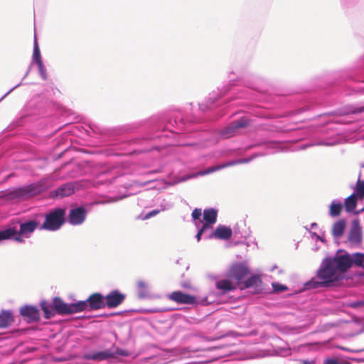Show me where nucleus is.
<instances>
[{
  "instance_id": "20e7f679",
  "label": "nucleus",
  "mask_w": 364,
  "mask_h": 364,
  "mask_svg": "<svg viewBox=\"0 0 364 364\" xmlns=\"http://www.w3.org/2000/svg\"><path fill=\"white\" fill-rule=\"evenodd\" d=\"M250 271L248 267L242 262L232 264L227 273V277L232 280H235L236 284L240 286L242 279L246 277Z\"/></svg>"
},
{
  "instance_id": "c85d7f7f",
  "label": "nucleus",
  "mask_w": 364,
  "mask_h": 364,
  "mask_svg": "<svg viewBox=\"0 0 364 364\" xmlns=\"http://www.w3.org/2000/svg\"><path fill=\"white\" fill-rule=\"evenodd\" d=\"M343 206L341 203H336L333 201L330 205L329 214L332 217L338 216L342 210Z\"/></svg>"
},
{
  "instance_id": "aec40b11",
  "label": "nucleus",
  "mask_w": 364,
  "mask_h": 364,
  "mask_svg": "<svg viewBox=\"0 0 364 364\" xmlns=\"http://www.w3.org/2000/svg\"><path fill=\"white\" fill-rule=\"evenodd\" d=\"M218 212L214 208L205 209L203 211V219L205 224L213 225L216 223Z\"/></svg>"
},
{
  "instance_id": "ea45409f",
  "label": "nucleus",
  "mask_w": 364,
  "mask_h": 364,
  "mask_svg": "<svg viewBox=\"0 0 364 364\" xmlns=\"http://www.w3.org/2000/svg\"><path fill=\"white\" fill-rule=\"evenodd\" d=\"M183 287H186V288L189 287V286H188V285H185V284H184V285H183Z\"/></svg>"
},
{
  "instance_id": "f8f14e48",
  "label": "nucleus",
  "mask_w": 364,
  "mask_h": 364,
  "mask_svg": "<svg viewBox=\"0 0 364 364\" xmlns=\"http://www.w3.org/2000/svg\"><path fill=\"white\" fill-rule=\"evenodd\" d=\"M348 240L354 245H359L361 242L362 232L358 221H353L349 233Z\"/></svg>"
},
{
  "instance_id": "7ed1b4c3",
  "label": "nucleus",
  "mask_w": 364,
  "mask_h": 364,
  "mask_svg": "<svg viewBox=\"0 0 364 364\" xmlns=\"http://www.w3.org/2000/svg\"><path fill=\"white\" fill-rule=\"evenodd\" d=\"M65 210L56 208L46 215L45 221L39 227V230L55 231L60 228L65 223Z\"/></svg>"
},
{
  "instance_id": "58836bf2",
  "label": "nucleus",
  "mask_w": 364,
  "mask_h": 364,
  "mask_svg": "<svg viewBox=\"0 0 364 364\" xmlns=\"http://www.w3.org/2000/svg\"><path fill=\"white\" fill-rule=\"evenodd\" d=\"M363 211H364V208H362L360 210L356 211L355 213L358 215V214H359L360 213H362V212H363Z\"/></svg>"
},
{
  "instance_id": "e433bc0d",
  "label": "nucleus",
  "mask_w": 364,
  "mask_h": 364,
  "mask_svg": "<svg viewBox=\"0 0 364 364\" xmlns=\"http://www.w3.org/2000/svg\"><path fill=\"white\" fill-rule=\"evenodd\" d=\"M361 306H364V301L353 302L350 304V306L353 308H358Z\"/></svg>"
},
{
  "instance_id": "9b49d317",
  "label": "nucleus",
  "mask_w": 364,
  "mask_h": 364,
  "mask_svg": "<svg viewBox=\"0 0 364 364\" xmlns=\"http://www.w3.org/2000/svg\"><path fill=\"white\" fill-rule=\"evenodd\" d=\"M240 289L248 288H255V292H259L262 289V282L259 276L253 275L248 278L245 282H242L239 286Z\"/></svg>"
},
{
  "instance_id": "c9c22d12",
  "label": "nucleus",
  "mask_w": 364,
  "mask_h": 364,
  "mask_svg": "<svg viewBox=\"0 0 364 364\" xmlns=\"http://www.w3.org/2000/svg\"><path fill=\"white\" fill-rule=\"evenodd\" d=\"M323 364H340L338 360L335 358H327L324 360Z\"/></svg>"
},
{
  "instance_id": "412c9836",
  "label": "nucleus",
  "mask_w": 364,
  "mask_h": 364,
  "mask_svg": "<svg viewBox=\"0 0 364 364\" xmlns=\"http://www.w3.org/2000/svg\"><path fill=\"white\" fill-rule=\"evenodd\" d=\"M236 164H237L236 162L232 161V162L223 164L222 165H217V166H210L208 168L205 169V171L198 172V173L196 174V176L208 175V174H210V173H213L214 171H219V170H220L222 168L228 167L230 166L235 165Z\"/></svg>"
},
{
  "instance_id": "ddd939ff",
  "label": "nucleus",
  "mask_w": 364,
  "mask_h": 364,
  "mask_svg": "<svg viewBox=\"0 0 364 364\" xmlns=\"http://www.w3.org/2000/svg\"><path fill=\"white\" fill-rule=\"evenodd\" d=\"M23 317L27 318L31 321H37L40 318L38 309L33 306H24L20 310Z\"/></svg>"
},
{
  "instance_id": "39448f33",
  "label": "nucleus",
  "mask_w": 364,
  "mask_h": 364,
  "mask_svg": "<svg viewBox=\"0 0 364 364\" xmlns=\"http://www.w3.org/2000/svg\"><path fill=\"white\" fill-rule=\"evenodd\" d=\"M41 225L36 220H28L20 224V228L16 230V237L14 241L18 243L25 242L24 238H29L31 235L37 229H39Z\"/></svg>"
},
{
  "instance_id": "b1692460",
  "label": "nucleus",
  "mask_w": 364,
  "mask_h": 364,
  "mask_svg": "<svg viewBox=\"0 0 364 364\" xmlns=\"http://www.w3.org/2000/svg\"><path fill=\"white\" fill-rule=\"evenodd\" d=\"M346 228V223L343 220H341L333 224L332 233L333 236L339 237L343 235Z\"/></svg>"
},
{
  "instance_id": "2f4dec72",
  "label": "nucleus",
  "mask_w": 364,
  "mask_h": 364,
  "mask_svg": "<svg viewBox=\"0 0 364 364\" xmlns=\"http://www.w3.org/2000/svg\"><path fill=\"white\" fill-rule=\"evenodd\" d=\"M272 287L274 291L279 292L286 291L287 289L286 286L279 284H273Z\"/></svg>"
},
{
  "instance_id": "f03ea898",
  "label": "nucleus",
  "mask_w": 364,
  "mask_h": 364,
  "mask_svg": "<svg viewBox=\"0 0 364 364\" xmlns=\"http://www.w3.org/2000/svg\"><path fill=\"white\" fill-rule=\"evenodd\" d=\"M48 188L46 181H40L36 183L14 188L9 191L6 196L10 200H26L40 194Z\"/></svg>"
},
{
  "instance_id": "1a4fd4ad",
  "label": "nucleus",
  "mask_w": 364,
  "mask_h": 364,
  "mask_svg": "<svg viewBox=\"0 0 364 364\" xmlns=\"http://www.w3.org/2000/svg\"><path fill=\"white\" fill-rule=\"evenodd\" d=\"M86 218V210L82 207H79L70 210L68 215V220L70 224L73 225L82 224Z\"/></svg>"
},
{
  "instance_id": "f3484780",
  "label": "nucleus",
  "mask_w": 364,
  "mask_h": 364,
  "mask_svg": "<svg viewBox=\"0 0 364 364\" xmlns=\"http://www.w3.org/2000/svg\"><path fill=\"white\" fill-rule=\"evenodd\" d=\"M216 288L221 290L223 293L235 290L236 285L232 282L231 279H225L219 280L215 284Z\"/></svg>"
},
{
  "instance_id": "a878e982",
  "label": "nucleus",
  "mask_w": 364,
  "mask_h": 364,
  "mask_svg": "<svg viewBox=\"0 0 364 364\" xmlns=\"http://www.w3.org/2000/svg\"><path fill=\"white\" fill-rule=\"evenodd\" d=\"M139 297L146 298L148 296V284L144 280H139L136 282Z\"/></svg>"
},
{
  "instance_id": "4c0bfd02",
  "label": "nucleus",
  "mask_w": 364,
  "mask_h": 364,
  "mask_svg": "<svg viewBox=\"0 0 364 364\" xmlns=\"http://www.w3.org/2000/svg\"><path fill=\"white\" fill-rule=\"evenodd\" d=\"M364 112V106L355 109L353 113H361Z\"/></svg>"
},
{
  "instance_id": "9d476101",
  "label": "nucleus",
  "mask_w": 364,
  "mask_h": 364,
  "mask_svg": "<svg viewBox=\"0 0 364 364\" xmlns=\"http://www.w3.org/2000/svg\"><path fill=\"white\" fill-rule=\"evenodd\" d=\"M89 311L97 310L105 307V297L100 293H94L86 300Z\"/></svg>"
},
{
  "instance_id": "cd10ccee",
  "label": "nucleus",
  "mask_w": 364,
  "mask_h": 364,
  "mask_svg": "<svg viewBox=\"0 0 364 364\" xmlns=\"http://www.w3.org/2000/svg\"><path fill=\"white\" fill-rule=\"evenodd\" d=\"M41 306L45 314V317L46 318H50L54 316V305L52 306L47 303L46 301H42L41 304Z\"/></svg>"
},
{
  "instance_id": "6ab92c4d",
  "label": "nucleus",
  "mask_w": 364,
  "mask_h": 364,
  "mask_svg": "<svg viewBox=\"0 0 364 364\" xmlns=\"http://www.w3.org/2000/svg\"><path fill=\"white\" fill-rule=\"evenodd\" d=\"M14 322L12 314L9 311H2L0 313V328H7Z\"/></svg>"
},
{
  "instance_id": "c756f323",
  "label": "nucleus",
  "mask_w": 364,
  "mask_h": 364,
  "mask_svg": "<svg viewBox=\"0 0 364 364\" xmlns=\"http://www.w3.org/2000/svg\"><path fill=\"white\" fill-rule=\"evenodd\" d=\"M352 264H355L358 267H361L364 269V254L356 253L353 255V259L351 258Z\"/></svg>"
},
{
  "instance_id": "7c9ffc66",
  "label": "nucleus",
  "mask_w": 364,
  "mask_h": 364,
  "mask_svg": "<svg viewBox=\"0 0 364 364\" xmlns=\"http://www.w3.org/2000/svg\"><path fill=\"white\" fill-rule=\"evenodd\" d=\"M355 191L357 197L360 199L364 198V181L358 179L356 183Z\"/></svg>"
},
{
  "instance_id": "423d86ee",
  "label": "nucleus",
  "mask_w": 364,
  "mask_h": 364,
  "mask_svg": "<svg viewBox=\"0 0 364 364\" xmlns=\"http://www.w3.org/2000/svg\"><path fill=\"white\" fill-rule=\"evenodd\" d=\"M249 125V120L241 118L238 120L232 122L222 131V134L225 137H230L235 135L239 129L247 127Z\"/></svg>"
},
{
  "instance_id": "bb28decb",
  "label": "nucleus",
  "mask_w": 364,
  "mask_h": 364,
  "mask_svg": "<svg viewBox=\"0 0 364 364\" xmlns=\"http://www.w3.org/2000/svg\"><path fill=\"white\" fill-rule=\"evenodd\" d=\"M33 60L38 64L39 69L41 70L43 68V61L41 57V52L38 47V44L37 41H34V48H33Z\"/></svg>"
},
{
  "instance_id": "473e14b6",
  "label": "nucleus",
  "mask_w": 364,
  "mask_h": 364,
  "mask_svg": "<svg viewBox=\"0 0 364 364\" xmlns=\"http://www.w3.org/2000/svg\"><path fill=\"white\" fill-rule=\"evenodd\" d=\"M192 218L193 220H198L201 216V209L195 208L192 212Z\"/></svg>"
},
{
  "instance_id": "a211bd4d",
  "label": "nucleus",
  "mask_w": 364,
  "mask_h": 364,
  "mask_svg": "<svg viewBox=\"0 0 364 364\" xmlns=\"http://www.w3.org/2000/svg\"><path fill=\"white\" fill-rule=\"evenodd\" d=\"M113 357V353L110 350H104L95 353H90L83 355L86 360H103Z\"/></svg>"
},
{
  "instance_id": "2eb2a0df",
  "label": "nucleus",
  "mask_w": 364,
  "mask_h": 364,
  "mask_svg": "<svg viewBox=\"0 0 364 364\" xmlns=\"http://www.w3.org/2000/svg\"><path fill=\"white\" fill-rule=\"evenodd\" d=\"M73 193L74 186L72 183H68L56 189L52 193V196L56 198H64L72 195Z\"/></svg>"
},
{
  "instance_id": "0eeeda50",
  "label": "nucleus",
  "mask_w": 364,
  "mask_h": 364,
  "mask_svg": "<svg viewBox=\"0 0 364 364\" xmlns=\"http://www.w3.org/2000/svg\"><path fill=\"white\" fill-rule=\"evenodd\" d=\"M125 299V295L119 290H114L109 292L105 297V306L115 308L119 306Z\"/></svg>"
},
{
  "instance_id": "6e6552de",
  "label": "nucleus",
  "mask_w": 364,
  "mask_h": 364,
  "mask_svg": "<svg viewBox=\"0 0 364 364\" xmlns=\"http://www.w3.org/2000/svg\"><path fill=\"white\" fill-rule=\"evenodd\" d=\"M168 299L176 303L182 304H193L196 301L194 296L183 293L180 291H173L168 295Z\"/></svg>"
},
{
  "instance_id": "5701e85b",
  "label": "nucleus",
  "mask_w": 364,
  "mask_h": 364,
  "mask_svg": "<svg viewBox=\"0 0 364 364\" xmlns=\"http://www.w3.org/2000/svg\"><path fill=\"white\" fill-rule=\"evenodd\" d=\"M88 310L86 301H80L76 303L70 304V314Z\"/></svg>"
},
{
  "instance_id": "f704fd0d",
  "label": "nucleus",
  "mask_w": 364,
  "mask_h": 364,
  "mask_svg": "<svg viewBox=\"0 0 364 364\" xmlns=\"http://www.w3.org/2000/svg\"><path fill=\"white\" fill-rule=\"evenodd\" d=\"M159 213V210H154L152 211H150L149 213H148L144 217V220H146V219H149L151 217H153V216H155L158 213Z\"/></svg>"
},
{
  "instance_id": "4468645a",
  "label": "nucleus",
  "mask_w": 364,
  "mask_h": 364,
  "mask_svg": "<svg viewBox=\"0 0 364 364\" xmlns=\"http://www.w3.org/2000/svg\"><path fill=\"white\" fill-rule=\"evenodd\" d=\"M232 235V229L230 227L219 225L211 236L219 240H229Z\"/></svg>"
},
{
  "instance_id": "dca6fc26",
  "label": "nucleus",
  "mask_w": 364,
  "mask_h": 364,
  "mask_svg": "<svg viewBox=\"0 0 364 364\" xmlns=\"http://www.w3.org/2000/svg\"><path fill=\"white\" fill-rule=\"evenodd\" d=\"M53 305L58 314H70V304L65 303L61 299L55 298Z\"/></svg>"
},
{
  "instance_id": "4be33fe9",
  "label": "nucleus",
  "mask_w": 364,
  "mask_h": 364,
  "mask_svg": "<svg viewBox=\"0 0 364 364\" xmlns=\"http://www.w3.org/2000/svg\"><path fill=\"white\" fill-rule=\"evenodd\" d=\"M16 228L15 227L9 228L0 231V241L5 240H13L16 237Z\"/></svg>"
},
{
  "instance_id": "72a5a7b5",
  "label": "nucleus",
  "mask_w": 364,
  "mask_h": 364,
  "mask_svg": "<svg viewBox=\"0 0 364 364\" xmlns=\"http://www.w3.org/2000/svg\"><path fill=\"white\" fill-rule=\"evenodd\" d=\"M210 227V225H208V224H203L201 229L198 230L197 235H196V238H197V240L199 241L200 240V237L202 235V234L203 233V232Z\"/></svg>"
},
{
  "instance_id": "393cba45",
  "label": "nucleus",
  "mask_w": 364,
  "mask_h": 364,
  "mask_svg": "<svg viewBox=\"0 0 364 364\" xmlns=\"http://www.w3.org/2000/svg\"><path fill=\"white\" fill-rule=\"evenodd\" d=\"M356 198L357 196L355 193L351 194L346 198L344 206L347 212H352L355 208L357 204Z\"/></svg>"
},
{
  "instance_id": "f257e3e1",
  "label": "nucleus",
  "mask_w": 364,
  "mask_h": 364,
  "mask_svg": "<svg viewBox=\"0 0 364 364\" xmlns=\"http://www.w3.org/2000/svg\"><path fill=\"white\" fill-rule=\"evenodd\" d=\"M352 266L351 258L349 255H340L333 258H326L323 260L317 272V277L321 282L312 280L307 284L310 288H318L320 286H326L340 280L343 274Z\"/></svg>"
}]
</instances>
